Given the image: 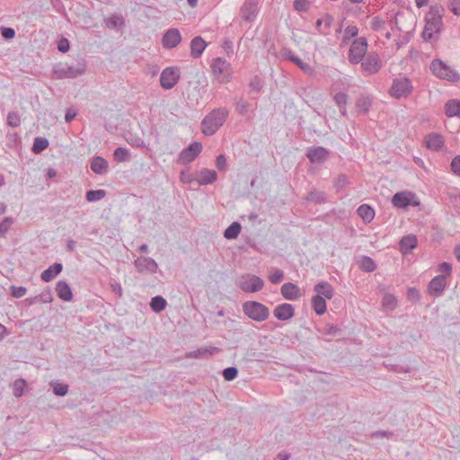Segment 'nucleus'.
<instances>
[{
	"label": "nucleus",
	"mask_w": 460,
	"mask_h": 460,
	"mask_svg": "<svg viewBox=\"0 0 460 460\" xmlns=\"http://www.w3.org/2000/svg\"><path fill=\"white\" fill-rule=\"evenodd\" d=\"M306 156L312 164L323 163L329 157V150L323 146L310 147Z\"/></svg>",
	"instance_id": "nucleus-17"
},
{
	"label": "nucleus",
	"mask_w": 460,
	"mask_h": 460,
	"mask_svg": "<svg viewBox=\"0 0 460 460\" xmlns=\"http://www.w3.org/2000/svg\"><path fill=\"white\" fill-rule=\"evenodd\" d=\"M333 18L330 14H325L323 18L318 19L315 23V28L318 30L320 34L327 35L329 29L332 25Z\"/></svg>",
	"instance_id": "nucleus-33"
},
{
	"label": "nucleus",
	"mask_w": 460,
	"mask_h": 460,
	"mask_svg": "<svg viewBox=\"0 0 460 460\" xmlns=\"http://www.w3.org/2000/svg\"><path fill=\"white\" fill-rule=\"evenodd\" d=\"M49 146V140L45 137H38L34 139L32 151L35 154H40L45 150Z\"/></svg>",
	"instance_id": "nucleus-39"
},
{
	"label": "nucleus",
	"mask_w": 460,
	"mask_h": 460,
	"mask_svg": "<svg viewBox=\"0 0 460 460\" xmlns=\"http://www.w3.org/2000/svg\"><path fill=\"white\" fill-rule=\"evenodd\" d=\"M106 26L109 28H115L119 24L123 23V18L120 15L114 14L105 21Z\"/></svg>",
	"instance_id": "nucleus-47"
},
{
	"label": "nucleus",
	"mask_w": 460,
	"mask_h": 460,
	"mask_svg": "<svg viewBox=\"0 0 460 460\" xmlns=\"http://www.w3.org/2000/svg\"><path fill=\"white\" fill-rule=\"evenodd\" d=\"M242 229L241 224L238 222L232 223V239H235Z\"/></svg>",
	"instance_id": "nucleus-63"
},
{
	"label": "nucleus",
	"mask_w": 460,
	"mask_h": 460,
	"mask_svg": "<svg viewBox=\"0 0 460 460\" xmlns=\"http://www.w3.org/2000/svg\"><path fill=\"white\" fill-rule=\"evenodd\" d=\"M445 113L447 117L460 118V100L451 99L445 103Z\"/></svg>",
	"instance_id": "nucleus-29"
},
{
	"label": "nucleus",
	"mask_w": 460,
	"mask_h": 460,
	"mask_svg": "<svg viewBox=\"0 0 460 460\" xmlns=\"http://www.w3.org/2000/svg\"><path fill=\"white\" fill-rule=\"evenodd\" d=\"M372 105V99L368 96H361L357 101V108L364 114L367 113Z\"/></svg>",
	"instance_id": "nucleus-38"
},
{
	"label": "nucleus",
	"mask_w": 460,
	"mask_h": 460,
	"mask_svg": "<svg viewBox=\"0 0 460 460\" xmlns=\"http://www.w3.org/2000/svg\"><path fill=\"white\" fill-rule=\"evenodd\" d=\"M312 305L316 314L323 315L326 312V301L319 295H315L312 298Z\"/></svg>",
	"instance_id": "nucleus-34"
},
{
	"label": "nucleus",
	"mask_w": 460,
	"mask_h": 460,
	"mask_svg": "<svg viewBox=\"0 0 460 460\" xmlns=\"http://www.w3.org/2000/svg\"><path fill=\"white\" fill-rule=\"evenodd\" d=\"M418 240L414 234L403 236L399 243V250L403 254H410L417 247Z\"/></svg>",
	"instance_id": "nucleus-22"
},
{
	"label": "nucleus",
	"mask_w": 460,
	"mask_h": 460,
	"mask_svg": "<svg viewBox=\"0 0 460 460\" xmlns=\"http://www.w3.org/2000/svg\"><path fill=\"white\" fill-rule=\"evenodd\" d=\"M292 62L306 74H312L314 71L313 67L309 64L304 62L298 57L296 58H292Z\"/></svg>",
	"instance_id": "nucleus-49"
},
{
	"label": "nucleus",
	"mask_w": 460,
	"mask_h": 460,
	"mask_svg": "<svg viewBox=\"0 0 460 460\" xmlns=\"http://www.w3.org/2000/svg\"><path fill=\"white\" fill-rule=\"evenodd\" d=\"M333 100L338 107L346 106L348 103V95L344 93L340 92L335 93V95L333 96Z\"/></svg>",
	"instance_id": "nucleus-51"
},
{
	"label": "nucleus",
	"mask_w": 460,
	"mask_h": 460,
	"mask_svg": "<svg viewBox=\"0 0 460 460\" xmlns=\"http://www.w3.org/2000/svg\"><path fill=\"white\" fill-rule=\"evenodd\" d=\"M415 195L411 192L402 191L395 193L392 198V203L394 207L399 208H407L410 205L417 206L419 202H412V199Z\"/></svg>",
	"instance_id": "nucleus-16"
},
{
	"label": "nucleus",
	"mask_w": 460,
	"mask_h": 460,
	"mask_svg": "<svg viewBox=\"0 0 460 460\" xmlns=\"http://www.w3.org/2000/svg\"><path fill=\"white\" fill-rule=\"evenodd\" d=\"M452 270V266L448 262H442L438 265V271L444 273L446 275H450Z\"/></svg>",
	"instance_id": "nucleus-62"
},
{
	"label": "nucleus",
	"mask_w": 460,
	"mask_h": 460,
	"mask_svg": "<svg viewBox=\"0 0 460 460\" xmlns=\"http://www.w3.org/2000/svg\"><path fill=\"white\" fill-rule=\"evenodd\" d=\"M243 311L246 316L255 322H263L270 316L269 308L257 301H246L243 304Z\"/></svg>",
	"instance_id": "nucleus-4"
},
{
	"label": "nucleus",
	"mask_w": 460,
	"mask_h": 460,
	"mask_svg": "<svg viewBox=\"0 0 460 460\" xmlns=\"http://www.w3.org/2000/svg\"><path fill=\"white\" fill-rule=\"evenodd\" d=\"M314 292L316 295L322 296L324 299H332L334 295V289L332 286L327 281H321L314 285Z\"/></svg>",
	"instance_id": "nucleus-26"
},
{
	"label": "nucleus",
	"mask_w": 460,
	"mask_h": 460,
	"mask_svg": "<svg viewBox=\"0 0 460 460\" xmlns=\"http://www.w3.org/2000/svg\"><path fill=\"white\" fill-rule=\"evenodd\" d=\"M1 34L6 40H11L15 36V31L13 28H1Z\"/></svg>",
	"instance_id": "nucleus-58"
},
{
	"label": "nucleus",
	"mask_w": 460,
	"mask_h": 460,
	"mask_svg": "<svg viewBox=\"0 0 460 460\" xmlns=\"http://www.w3.org/2000/svg\"><path fill=\"white\" fill-rule=\"evenodd\" d=\"M166 300L161 296L153 297L150 302V307L155 313H160L163 311L166 307Z\"/></svg>",
	"instance_id": "nucleus-36"
},
{
	"label": "nucleus",
	"mask_w": 460,
	"mask_h": 460,
	"mask_svg": "<svg viewBox=\"0 0 460 460\" xmlns=\"http://www.w3.org/2000/svg\"><path fill=\"white\" fill-rule=\"evenodd\" d=\"M61 263H54L41 273V279L45 282L51 281L57 275L62 271Z\"/></svg>",
	"instance_id": "nucleus-31"
},
{
	"label": "nucleus",
	"mask_w": 460,
	"mask_h": 460,
	"mask_svg": "<svg viewBox=\"0 0 460 460\" xmlns=\"http://www.w3.org/2000/svg\"><path fill=\"white\" fill-rule=\"evenodd\" d=\"M134 265L139 273L155 274L158 270V264L150 257H138L135 260Z\"/></svg>",
	"instance_id": "nucleus-14"
},
{
	"label": "nucleus",
	"mask_w": 460,
	"mask_h": 460,
	"mask_svg": "<svg viewBox=\"0 0 460 460\" xmlns=\"http://www.w3.org/2000/svg\"><path fill=\"white\" fill-rule=\"evenodd\" d=\"M385 22L378 16H375L371 20V28L374 31H381L384 29Z\"/></svg>",
	"instance_id": "nucleus-53"
},
{
	"label": "nucleus",
	"mask_w": 460,
	"mask_h": 460,
	"mask_svg": "<svg viewBox=\"0 0 460 460\" xmlns=\"http://www.w3.org/2000/svg\"><path fill=\"white\" fill-rule=\"evenodd\" d=\"M347 184V176L345 174H340L334 182V187L337 190H341Z\"/></svg>",
	"instance_id": "nucleus-56"
},
{
	"label": "nucleus",
	"mask_w": 460,
	"mask_h": 460,
	"mask_svg": "<svg viewBox=\"0 0 460 460\" xmlns=\"http://www.w3.org/2000/svg\"><path fill=\"white\" fill-rule=\"evenodd\" d=\"M69 41L67 39H61L59 41H58V49L60 52L62 53H66L68 51L69 49Z\"/></svg>",
	"instance_id": "nucleus-60"
},
{
	"label": "nucleus",
	"mask_w": 460,
	"mask_h": 460,
	"mask_svg": "<svg viewBox=\"0 0 460 460\" xmlns=\"http://www.w3.org/2000/svg\"><path fill=\"white\" fill-rule=\"evenodd\" d=\"M105 190H90L85 194V199L88 202H96L102 199L106 196Z\"/></svg>",
	"instance_id": "nucleus-37"
},
{
	"label": "nucleus",
	"mask_w": 460,
	"mask_h": 460,
	"mask_svg": "<svg viewBox=\"0 0 460 460\" xmlns=\"http://www.w3.org/2000/svg\"><path fill=\"white\" fill-rule=\"evenodd\" d=\"M25 385H26V381L23 378H19L13 382L12 386H13V393L15 397L19 398L22 395Z\"/></svg>",
	"instance_id": "nucleus-41"
},
{
	"label": "nucleus",
	"mask_w": 460,
	"mask_h": 460,
	"mask_svg": "<svg viewBox=\"0 0 460 460\" xmlns=\"http://www.w3.org/2000/svg\"><path fill=\"white\" fill-rule=\"evenodd\" d=\"M450 167L454 174L460 176V155L453 158Z\"/></svg>",
	"instance_id": "nucleus-55"
},
{
	"label": "nucleus",
	"mask_w": 460,
	"mask_h": 460,
	"mask_svg": "<svg viewBox=\"0 0 460 460\" xmlns=\"http://www.w3.org/2000/svg\"><path fill=\"white\" fill-rule=\"evenodd\" d=\"M358 29L354 26V25H350V26H348L345 31H344V40H348L351 38H354L358 35Z\"/></svg>",
	"instance_id": "nucleus-52"
},
{
	"label": "nucleus",
	"mask_w": 460,
	"mask_h": 460,
	"mask_svg": "<svg viewBox=\"0 0 460 460\" xmlns=\"http://www.w3.org/2000/svg\"><path fill=\"white\" fill-rule=\"evenodd\" d=\"M425 144L428 149L439 151L444 146L445 139L442 135L432 132L425 137Z\"/></svg>",
	"instance_id": "nucleus-21"
},
{
	"label": "nucleus",
	"mask_w": 460,
	"mask_h": 460,
	"mask_svg": "<svg viewBox=\"0 0 460 460\" xmlns=\"http://www.w3.org/2000/svg\"><path fill=\"white\" fill-rule=\"evenodd\" d=\"M228 115L226 110H214L207 115L201 122V131L207 136H211L224 124Z\"/></svg>",
	"instance_id": "nucleus-3"
},
{
	"label": "nucleus",
	"mask_w": 460,
	"mask_h": 460,
	"mask_svg": "<svg viewBox=\"0 0 460 460\" xmlns=\"http://www.w3.org/2000/svg\"><path fill=\"white\" fill-rule=\"evenodd\" d=\"M260 0H245L240 10L241 18L248 22H253L259 13Z\"/></svg>",
	"instance_id": "nucleus-12"
},
{
	"label": "nucleus",
	"mask_w": 460,
	"mask_h": 460,
	"mask_svg": "<svg viewBox=\"0 0 460 460\" xmlns=\"http://www.w3.org/2000/svg\"><path fill=\"white\" fill-rule=\"evenodd\" d=\"M208 46L207 42L200 36L194 37L190 41V55L193 58H199L206 47Z\"/></svg>",
	"instance_id": "nucleus-25"
},
{
	"label": "nucleus",
	"mask_w": 460,
	"mask_h": 460,
	"mask_svg": "<svg viewBox=\"0 0 460 460\" xmlns=\"http://www.w3.org/2000/svg\"><path fill=\"white\" fill-rule=\"evenodd\" d=\"M358 266L365 272H372L376 269L375 261L368 256H362L358 261Z\"/></svg>",
	"instance_id": "nucleus-35"
},
{
	"label": "nucleus",
	"mask_w": 460,
	"mask_h": 460,
	"mask_svg": "<svg viewBox=\"0 0 460 460\" xmlns=\"http://www.w3.org/2000/svg\"><path fill=\"white\" fill-rule=\"evenodd\" d=\"M284 279V272L280 269H274L272 272L269 275V280L272 284H279Z\"/></svg>",
	"instance_id": "nucleus-45"
},
{
	"label": "nucleus",
	"mask_w": 460,
	"mask_h": 460,
	"mask_svg": "<svg viewBox=\"0 0 460 460\" xmlns=\"http://www.w3.org/2000/svg\"><path fill=\"white\" fill-rule=\"evenodd\" d=\"M236 285L244 292L255 293L263 288L264 281L256 275L244 274L237 279Z\"/></svg>",
	"instance_id": "nucleus-7"
},
{
	"label": "nucleus",
	"mask_w": 460,
	"mask_h": 460,
	"mask_svg": "<svg viewBox=\"0 0 460 460\" xmlns=\"http://www.w3.org/2000/svg\"><path fill=\"white\" fill-rule=\"evenodd\" d=\"M281 295L288 300H296L301 296L298 286L291 282L282 285Z\"/></svg>",
	"instance_id": "nucleus-23"
},
{
	"label": "nucleus",
	"mask_w": 460,
	"mask_h": 460,
	"mask_svg": "<svg viewBox=\"0 0 460 460\" xmlns=\"http://www.w3.org/2000/svg\"><path fill=\"white\" fill-rule=\"evenodd\" d=\"M114 160L117 162H126L128 161L130 156L128 149L124 147H118L115 149L113 153Z\"/></svg>",
	"instance_id": "nucleus-42"
},
{
	"label": "nucleus",
	"mask_w": 460,
	"mask_h": 460,
	"mask_svg": "<svg viewBox=\"0 0 460 460\" xmlns=\"http://www.w3.org/2000/svg\"><path fill=\"white\" fill-rule=\"evenodd\" d=\"M26 292H27V289L24 287H15V286L11 287V293L13 297H16V298L22 297L23 296H25Z\"/></svg>",
	"instance_id": "nucleus-54"
},
{
	"label": "nucleus",
	"mask_w": 460,
	"mask_h": 460,
	"mask_svg": "<svg viewBox=\"0 0 460 460\" xmlns=\"http://www.w3.org/2000/svg\"><path fill=\"white\" fill-rule=\"evenodd\" d=\"M274 316L280 321L291 319L295 314V308L291 304L283 303L276 306L273 311Z\"/></svg>",
	"instance_id": "nucleus-20"
},
{
	"label": "nucleus",
	"mask_w": 460,
	"mask_h": 460,
	"mask_svg": "<svg viewBox=\"0 0 460 460\" xmlns=\"http://www.w3.org/2000/svg\"><path fill=\"white\" fill-rule=\"evenodd\" d=\"M446 286V276L443 274L438 275L430 280L428 287L429 293L435 296H438L444 292Z\"/></svg>",
	"instance_id": "nucleus-18"
},
{
	"label": "nucleus",
	"mask_w": 460,
	"mask_h": 460,
	"mask_svg": "<svg viewBox=\"0 0 460 460\" xmlns=\"http://www.w3.org/2000/svg\"><path fill=\"white\" fill-rule=\"evenodd\" d=\"M181 42V35L178 29H169L162 39V45L164 49H172Z\"/></svg>",
	"instance_id": "nucleus-15"
},
{
	"label": "nucleus",
	"mask_w": 460,
	"mask_h": 460,
	"mask_svg": "<svg viewBox=\"0 0 460 460\" xmlns=\"http://www.w3.org/2000/svg\"><path fill=\"white\" fill-rule=\"evenodd\" d=\"M53 392L56 395L65 396L68 392V385L61 383H54L51 385Z\"/></svg>",
	"instance_id": "nucleus-46"
},
{
	"label": "nucleus",
	"mask_w": 460,
	"mask_h": 460,
	"mask_svg": "<svg viewBox=\"0 0 460 460\" xmlns=\"http://www.w3.org/2000/svg\"><path fill=\"white\" fill-rule=\"evenodd\" d=\"M382 305L384 307L393 310L397 305V299L394 295L386 294L383 297Z\"/></svg>",
	"instance_id": "nucleus-43"
},
{
	"label": "nucleus",
	"mask_w": 460,
	"mask_h": 460,
	"mask_svg": "<svg viewBox=\"0 0 460 460\" xmlns=\"http://www.w3.org/2000/svg\"><path fill=\"white\" fill-rule=\"evenodd\" d=\"M367 50V41L366 38L356 39L349 50V61L351 64H358L365 57Z\"/></svg>",
	"instance_id": "nucleus-9"
},
{
	"label": "nucleus",
	"mask_w": 460,
	"mask_h": 460,
	"mask_svg": "<svg viewBox=\"0 0 460 460\" xmlns=\"http://www.w3.org/2000/svg\"><path fill=\"white\" fill-rule=\"evenodd\" d=\"M450 10L455 15L460 16V0H452L450 3Z\"/></svg>",
	"instance_id": "nucleus-61"
},
{
	"label": "nucleus",
	"mask_w": 460,
	"mask_h": 460,
	"mask_svg": "<svg viewBox=\"0 0 460 460\" xmlns=\"http://www.w3.org/2000/svg\"><path fill=\"white\" fill-rule=\"evenodd\" d=\"M212 76L219 84L228 82L230 64L223 58H214L210 65Z\"/></svg>",
	"instance_id": "nucleus-6"
},
{
	"label": "nucleus",
	"mask_w": 460,
	"mask_h": 460,
	"mask_svg": "<svg viewBox=\"0 0 460 460\" xmlns=\"http://www.w3.org/2000/svg\"><path fill=\"white\" fill-rule=\"evenodd\" d=\"M250 108V103L247 101L240 100L236 102L235 110L240 115H246Z\"/></svg>",
	"instance_id": "nucleus-50"
},
{
	"label": "nucleus",
	"mask_w": 460,
	"mask_h": 460,
	"mask_svg": "<svg viewBox=\"0 0 460 460\" xmlns=\"http://www.w3.org/2000/svg\"><path fill=\"white\" fill-rule=\"evenodd\" d=\"M180 80V71L177 67H166L160 75L161 86L169 90L172 89Z\"/></svg>",
	"instance_id": "nucleus-11"
},
{
	"label": "nucleus",
	"mask_w": 460,
	"mask_h": 460,
	"mask_svg": "<svg viewBox=\"0 0 460 460\" xmlns=\"http://www.w3.org/2000/svg\"><path fill=\"white\" fill-rule=\"evenodd\" d=\"M7 124L12 128H17L21 125L20 115L16 111H11L7 114Z\"/></svg>",
	"instance_id": "nucleus-44"
},
{
	"label": "nucleus",
	"mask_w": 460,
	"mask_h": 460,
	"mask_svg": "<svg viewBox=\"0 0 460 460\" xmlns=\"http://www.w3.org/2000/svg\"><path fill=\"white\" fill-rule=\"evenodd\" d=\"M305 199L307 202L314 203V204H325L328 200L327 194L323 190H318L316 189H312L307 193Z\"/></svg>",
	"instance_id": "nucleus-28"
},
{
	"label": "nucleus",
	"mask_w": 460,
	"mask_h": 460,
	"mask_svg": "<svg viewBox=\"0 0 460 460\" xmlns=\"http://www.w3.org/2000/svg\"><path fill=\"white\" fill-rule=\"evenodd\" d=\"M217 180V172L214 170L202 169L199 172L197 181L199 185H206L214 182Z\"/></svg>",
	"instance_id": "nucleus-30"
},
{
	"label": "nucleus",
	"mask_w": 460,
	"mask_h": 460,
	"mask_svg": "<svg viewBox=\"0 0 460 460\" xmlns=\"http://www.w3.org/2000/svg\"><path fill=\"white\" fill-rule=\"evenodd\" d=\"M91 170L99 175L105 174L108 172V162L102 156H93L90 161Z\"/></svg>",
	"instance_id": "nucleus-24"
},
{
	"label": "nucleus",
	"mask_w": 460,
	"mask_h": 460,
	"mask_svg": "<svg viewBox=\"0 0 460 460\" xmlns=\"http://www.w3.org/2000/svg\"><path fill=\"white\" fill-rule=\"evenodd\" d=\"M446 10L439 4L430 5L425 15V27L422 31V38L425 41L437 40L443 29V17Z\"/></svg>",
	"instance_id": "nucleus-1"
},
{
	"label": "nucleus",
	"mask_w": 460,
	"mask_h": 460,
	"mask_svg": "<svg viewBox=\"0 0 460 460\" xmlns=\"http://www.w3.org/2000/svg\"><path fill=\"white\" fill-rule=\"evenodd\" d=\"M219 349L217 347L209 346V347H202L199 348L195 350L189 351L185 354L186 358H202L208 359L215 353L218 352Z\"/></svg>",
	"instance_id": "nucleus-19"
},
{
	"label": "nucleus",
	"mask_w": 460,
	"mask_h": 460,
	"mask_svg": "<svg viewBox=\"0 0 460 460\" xmlns=\"http://www.w3.org/2000/svg\"><path fill=\"white\" fill-rule=\"evenodd\" d=\"M13 223L14 219L11 217H6L0 222V238H5Z\"/></svg>",
	"instance_id": "nucleus-40"
},
{
	"label": "nucleus",
	"mask_w": 460,
	"mask_h": 460,
	"mask_svg": "<svg viewBox=\"0 0 460 460\" xmlns=\"http://www.w3.org/2000/svg\"><path fill=\"white\" fill-rule=\"evenodd\" d=\"M226 157L224 155H220L217 157L216 165L219 171L226 170Z\"/></svg>",
	"instance_id": "nucleus-57"
},
{
	"label": "nucleus",
	"mask_w": 460,
	"mask_h": 460,
	"mask_svg": "<svg viewBox=\"0 0 460 460\" xmlns=\"http://www.w3.org/2000/svg\"><path fill=\"white\" fill-rule=\"evenodd\" d=\"M411 92V82L407 77H400L394 79L390 88V95L396 99L408 97Z\"/></svg>",
	"instance_id": "nucleus-8"
},
{
	"label": "nucleus",
	"mask_w": 460,
	"mask_h": 460,
	"mask_svg": "<svg viewBox=\"0 0 460 460\" xmlns=\"http://www.w3.org/2000/svg\"><path fill=\"white\" fill-rule=\"evenodd\" d=\"M358 215L366 223H370L375 217V210L367 204L360 205L357 209Z\"/></svg>",
	"instance_id": "nucleus-32"
},
{
	"label": "nucleus",
	"mask_w": 460,
	"mask_h": 460,
	"mask_svg": "<svg viewBox=\"0 0 460 460\" xmlns=\"http://www.w3.org/2000/svg\"><path fill=\"white\" fill-rule=\"evenodd\" d=\"M86 66L84 59L72 64L59 63L54 67L53 73L57 79L76 78L85 73Z\"/></svg>",
	"instance_id": "nucleus-2"
},
{
	"label": "nucleus",
	"mask_w": 460,
	"mask_h": 460,
	"mask_svg": "<svg viewBox=\"0 0 460 460\" xmlns=\"http://www.w3.org/2000/svg\"><path fill=\"white\" fill-rule=\"evenodd\" d=\"M281 55H282V57H283V58H284V59L289 60V61H291V62H292V58H297L296 56H295V55L292 53V51H291V50L287 49H283V50H282Z\"/></svg>",
	"instance_id": "nucleus-64"
},
{
	"label": "nucleus",
	"mask_w": 460,
	"mask_h": 460,
	"mask_svg": "<svg viewBox=\"0 0 460 460\" xmlns=\"http://www.w3.org/2000/svg\"><path fill=\"white\" fill-rule=\"evenodd\" d=\"M361 61V67L367 75L376 74L382 67V62L376 53H368Z\"/></svg>",
	"instance_id": "nucleus-13"
},
{
	"label": "nucleus",
	"mask_w": 460,
	"mask_h": 460,
	"mask_svg": "<svg viewBox=\"0 0 460 460\" xmlns=\"http://www.w3.org/2000/svg\"><path fill=\"white\" fill-rule=\"evenodd\" d=\"M56 292L58 296L66 302L71 301L73 298V293L69 285L63 280H59L56 285Z\"/></svg>",
	"instance_id": "nucleus-27"
},
{
	"label": "nucleus",
	"mask_w": 460,
	"mask_h": 460,
	"mask_svg": "<svg viewBox=\"0 0 460 460\" xmlns=\"http://www.w3.org/2000/svg\"><path fill=\"white\" fill-rule=\"evenodd\" d=\"M430 70L437 77L450 82H457L460 79L459 74L440 59H435L430 64Z\"/></svg>",
	"instance_id": "nucleus-5"
},
{
	"label": "nucleus",
	"mask_w": 460,
	"mask_h": 460,
	"mask_svg": "<svg viewBox=\"0 0 460 460\" xmlns=\"http://www.w3.org/2000/svg\"><path fill=\"white\" fill-rule=\"evenodd\" d=\"M250 87L256 92H260L262 87V82L260 78L255 76L253 79L250 82Z\"/></svg>",
	"instance_id": "nucleus-59"
},
{
	"label": "nucleus",
	"mask_w": 460,
	"mask_h": 460,
	"mask_svg": "<svg viewBox=\"0 0 460 460\" xmlns=\"http://www.w3.org/2000/svg\"><path fill=\"white\" fill-rule=\"evenodd\" d=\"M309 0H295L293 3L294 9L299 13L306 12L309 9Z\"/></svg>",
	"instance_id": "nucleus-48"
},
{
	"label": "nucleus",
	"mask_w": 460,
	"mask_h": 460,
	"mask_svg": "<svg viewBox=\"0 0 460 460\" xmlns=\"http://www.w3.org/2000/svg\"><path fill=\"white\" fill-rule=\"evenodd\" d=\"M202 151V145L199 142H193L188 147L182 149L178 156L177 162L181 164H187L194 161Z\"/></svg>",
	"instance_id": "nucleus-10"
}]
</instances>
